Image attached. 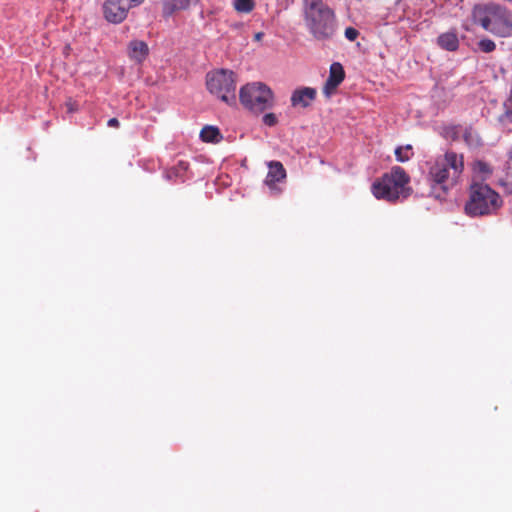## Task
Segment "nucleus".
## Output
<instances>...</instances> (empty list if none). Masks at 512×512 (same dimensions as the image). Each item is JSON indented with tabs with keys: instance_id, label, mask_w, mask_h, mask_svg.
Returning <instances> with one entry per match:
<instances>
[{
	"instance_id": "obj_18",
	"label": "nucleus",
	"mask_w": 512,
	"mask_h": 512,
	"mask_svg": "<svg viewBox=\"0 0 512 512\" xmlns=\"http://www.w3.org/2000/svg\"><path fill=\"white\" fill-rule=\"evenodd\" d=\"M413 148L410 144L395 149V157L399 162H407L413 157Z\"/></svg>"
},
{
	"instance_id": "obj_6",
	"label": "nucleus",
	"mask_w": 512,
	"mask_h": 512,
	"mask_svg": "<svg viewBox=\"0 0 512 512\" xmlns=\"http://www.w3.org/2000/svg\"><path fill=\"white\" fill-rule=\"evenodd\" d=\"M240 103L249 111L260 114L274 105L272 90L261 82L248 83L239 91Z\"/></svg>"
},
{
	"instance_id": "obj_1",
	"label": "nucleus",
	"mask_w": 512,
	"mask_h": 512,
	"mask_svg": "<svg viewBox=\"0 0 512 512\" xmlns=\"http://www.w3.org/2000/svg\"><path fill=\"white\" fill-rule=\"evenodd\" d=\"M427 169V181L432 195L437 199L445 198L462 181L464 154L447 150L428 161Z\"/></svg>"
},
{
	"instance_id": "obj_13",
	"label": "nucleus",
	"mask_w": 512,
	"mask_h": 512,
	"mask_svg": "<svg viewBox=\"0 0 512 512\" xmlns=\"http://www.w3.org/2000/svg\"><path fill=\"white\" fill-rule=\"evenodd\" d=\"M149 54L148 45L141 40H133L128 44V56L137 63H142Z\"/></svg>"
},
{
	"instance_id": "obj_23",
	"label": "nucleus",
	"mask_w": 512,
	"mask_h": 512,
	"mask_svg": "<svg viewBox=\"0 0 512 512\" xmlns=\"http://www.w3.org/2000/svg\"><path fill=\"white\" fill-rule=\"evenodd\" d=\"M359 35V32L353 28V27H348L346 28L345 30V37L349 40V41H354L357 39Z\"/></svg>"
},
{
	"instance_id": "obj_27",
	"label": "nucleus",
	"mask_w": 512,
	"mask_h": 512,
	"mask_svg": "<svg viewBox=\"0 0 512 512\" xmlns=\"http://www.w3.org/2000/svg\"><path fill=\"white\" fill-rule=\"evenodd\" d=\"M263 37H264V33L263 32H257L254 35V40L255 41H261Z\"/></svg>"
},
{
	"instance_id": "obj_20",
	"label": "nucleus",
	"mask_w": 512,
	"mask_h": 512,
	"mask_svg": "<svg viewBox=\"0 0 512 512\" xmlns=\"http://www.w3.org/2000/svg\"><path fill=\"white\" fill-rule=\"evenodd\" d=\"M463 138L468 145L477 144L479 142L478 136L471 127L465 128Z\"/></svg>"
},
{
	"instance_id": "obj_28",
	"label": "nucleus",
	"mask_w": 512,
	"mask_h": 512,
	"mask_svg": "<svg viewBox=\"0 0 512 512\" xmlns=\"http://www.w3.org/2000/svg\"><path fill=\"white\" fill-rule=\"evenodd\" d=\"M176 172H177V169H176V168H174V169H172V170L168 171V172H167V178L171 179V178L173 177V175L177 176V173H176Z\"/></svg>"
},
{
	"instance_id": "obj_21",
	"label": "nucleus",
	"mask_w": 512,
	"mask_h": 512,
	"mask_svg": "<svg viewBox=\"0 0 512 512\" xmlns=\"http://www.w3.org/2000/svg\"><path fill=\"white\" fill-rule=\"evenodd\" d=\"M478 46L482 52L490 53L495 50L496 44L491 39H482L479 41Z\"/></svg>"
},
{
	"instance_id": "obj_9",
	"label": "nucleus",
	"mask_w": 512,
	"mask_h": 512,
	"mask_svg": "<svg viewBox=\"0 0 512 512\" xmlns=\"http://www.w3.org/2000/svg\"><path fill=\"white\" fill-rule=\"evenodd\" d=\"M344 78L345 71L343 66L338 62L332 63L330 66L328 79L323 86V94L327 98H330L337 87L343 82Z\"/></svg>"
},
{
	"instance_id": "obj_17",
	"label": "nucleus",
	"mask_w": 512,
	"mask_h": 512,
	"mask_svg": "<svg viewBox=\"0 0 512 512\" xmlns=\"http://www.w3.org/2000/svg\"><path fill=\"white\" fill-rule=\"evenodd\" d=\"M255 0H233V8L236 12L249 14L255 8Z\"/></svg>"
},
{
	"instance_id": "obj_5",
	"label": "nucleus",
	"mask_w": 512,
	"mask_h": 512,
	"mask_svg": "<svg viewBox=\"0 0 512 512\" xmlns=\"http://www.w3.org/2000/svg\"><path fill=\"white\" fill-rule=\"evenodd\" d=\"M503 205V199L488 184L473 180L469 187V198L465 212L469 216L493 215Z\"/></svg>"
},
{
	"instance_id": "obj_26",
	"label": "nucleus",
	"mask_w": 512,
	"mask_h": 512,
	"mask_svg": "<svg viewBox=\"0 0 512 512\" xmlns=\"http://www.w3.org/2000/svg\"><path fill=\"white\" fill-rule=\"evenodd\" d=\"M145 0H127V2L133 7L141 5Z\"/></svg>"
},
{
	"instance_id": "obj_11",
	"label": "nucleus",
	"mask_w": 512,
	"mask_h": 512,
	"mask_svg": "<svg viewBox=\"0 0 512 512\" xmlns=\"http://www.w3.org/2000/svg\"><path fill=\"white\" fill-rule=\"evenodd\" d=\"M197 1L198 0H161L162 16L169 18L176 12L187 10L191 4Z\"/></svg>"
},
{
	"instance_id": "obj_29",
	"label": "nucleus",
	"mask_w": 512,
	"mask_h": 512,
	"mask_svg": "<svg viewBox=\"0 0 512 512\" xmlns=\"http://www.w3.org/2000/svg\"><path fill=\"white\" fill-rule=\"evenodd\" d=\"M178 167H179V169H181L182 171H185V170H187V168H188V164H187V163H185V162H183V161H180V162H179Z\"/></svg>"
},
{
	"instance_id": "obj_24",
	"label": "nucleus",
	"mask_w": 512,
	"mask_h": 512,
	"mask_svg": "<svg viewBox=\"0 0 512 512\" xmlns=\"http://www.w3.org/2000/svg\"><path fill=\"white\" fill-rule=\"evenodd\" d=\"M501 121H507L512 123V109L505 111V113L501 116Z\"/></svg>"
},
{
	"instance_id": "obj_4",
	"label": "nucleus",
	"mask_w": 512,
	"mask_h": 512,
	"mask_svg": "<svg viewBox=\"0 0 512 512\" xmlns=\"http://www.w3.org/2000/svg\"><path fill=\"white\" fill-rule=\"evenodd\" d=\"M410 176L400 166H394L372 185V193L377 199L395 202L406 199L412 193L409 187Z\"/></svg>"
},
{
	"instance_id": "obj_8",
	"label": "nucleus",
	"mask_w": 512,
	"mask_h": 512,
	"mask_svg": "<svg viewBox=\"0 0 512 512\" xmlns=\"http://www.w3.org/2000/svg\"><path fill=\"white\" fill-rule=\"evenodd\" d=\"M132 6L127 0H106L103 5L105 19L108 22L118 24L123 22Z\"/></svg>"
},
{
	"instance_id": "obj_3",
	"label": "nucleus",
	"mask_w": 512,
	"mask_h": 512,
	"mask_svg": "<svg viewBox=\"0 0 512 512\" xmlns=\"http://www.w3.org/2000/svg\"><path fill=\"white\" fill-rule=\"evenodd\" d=\"M472 19L475 24L496 36H512V14L506 7L497 3L475 5Z\"/></svg>"
},
{
	"instance_id": "obj_2",
	"label": "nucleus",
	"mask_w": 512,
	"mask_h": 512,
	"mask_svg": "<svg viewBox=\"0 0 512 512\" xmlns=\"http://www.w3.org/2000/svg\"><path fill=\"white\" fill-rule=\"evenodd\" d=\"M304 21L316 40L331 39L337 31L336 14L323 0H304Z\"/></svg>"
},
{
	"instance_id": "obj_12",
	"label": "nucleus",
	"mask_w": 512,
	"mask_h": 512,
	"mask_svg": "<svg viewBox=\"0 0 512 512\" xmlns=\"http://www.w3.org/2000/svg\"><path fill=\"white\" fill-rule=\"evenodd\" d=\"M269 171L267 173L265 183L269 187H274L277 182L286 178V170L283 164L279 161H271L268 163Z\"/></svg>"
},
{
	"instance_id": "obj_25",
	"label": "nucleus",
	"mask_w": 512,
	"mask_h": 512,
	"mask_svg": "<svg viewBox=\"0 0 512 512\" xmlns=\"http://www.w3.org/2000/svg\"><path fill=\"white\" fill-rule=\"evenodd\" d=\"M107 124L109 127H114V128H118L120 125L119 120L117 118L109 119Z\"/></svg>"
},
{
	"instance_id": "obj_7",
	"label": "nucleus",
	"mask_w": 512,
	"mask_h": 512,
	"mask_svg": "<svg viewBox=\"0 0 512 512\" xmlns=\"http://www.w3.org/2000/svg\"><path fill=\"white\" fill-rule=\"evenodd\" d=\"M236 75L233 71L219 69L206 75L208 91L228 105L236 104Z\"/></svg>"
},
{
	"instance_id": "obj_22",
	"label": "nucleus",
	"mask_w": 512,
	"mask_h": 512,
	"mask_svg": "<svg viewBox=\"0 0 512 512\" xmlns=\"http://www.w3.org/2000/svg\"><path fill=\"white\" fill-rule=\"evenodd\" d=\"M263 122L267 126H274L277 124L278 120L274 113H267L263 116Z\"/></svg>"
},
{
	"instance_id": "obj_19",
	"label": "nucleus",
	"mask_w": 512,
	"mask_h": 512,
	"mask_svg": "<svg viewBox=\"0 0 512 512\" xmlns=\"http://www.w3.org/2000/svg\"><path fill=\"white\" fill-rule=\"evenodd\" d=\"M501 184L512 193V152L510 153L509 160L507 161L505 176L501 180Z\"/></svg>"
},
{
	"instance_id": "obj_10",
	"label": "nucleus",
	"mask_w": 512,
	"mask_h": 512,
	"mask_svg": "<svg viewBox=\"0 0 512 512\" xmlns=\"http://www.w3.org/2000/svg\"><path fill=\"white\" fill-rule=\"evenodd\" d=\"M317 91L311 87H301L293 91L291 105L293 107L307 108L316 99Z\"/></svg>"
},
{
	"instance_id": "obj_16",
	"label": "nucleus",
	"mask_w": 512,
	"mask_h": 512,
	"mask_svg": "<svg viewBox=\"0 0 512 512\" xmlns=\"http://www.w3.org/2000/svg\"><path fill=\"white\" fill-rule=\"evenodd\" d=\"M200 137L204 142H216L221 136L218 128L214 126H205L200 132Z\"/></svg>"
},
{
	"instance_id": "obj_14",
	"label": "nucleus",
	"mask_w": 512,
	"mask_h": 512,
	"mask_svg": "<svg viewBox=\"0 0 512 512\" xmlns=\"http://www.w3.org/2000/svg\"><path fill=\"white\" fill-rule=\"evenodd\" d=\"M437 44L447 51H456L459 47V39L455 32H446L438 36Z\"/></svg>"
},
{
	"instance_id": "obj_15",
	"label": "nucleus",
	"mask_w": 512,
	"mask_h": 512,
	"mask_svg": "<svg viewBox=\"0 0 512 512\" xmlns=\"http://www.w3.org/2000/svg\"><path fill=\"white\" fill-rule=\"evenodd\" d=\"M473 171L477 177L481 178V182H483L492 175L493 169L485 161L477 160L474 162Z\"/></svg>"
}]
</instances>
